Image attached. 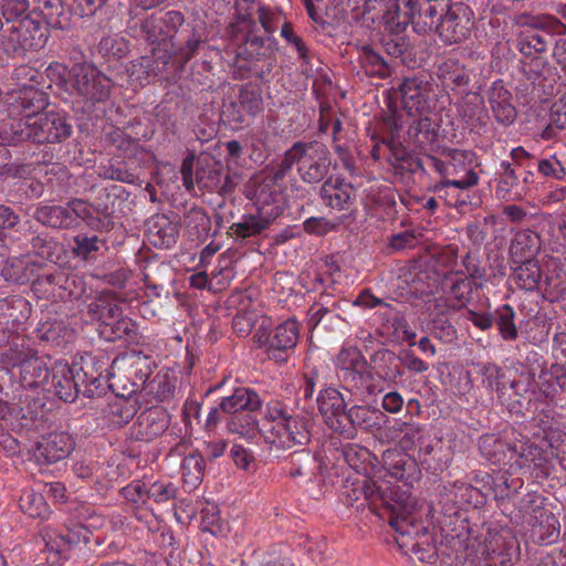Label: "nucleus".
Segmentation results:
<instances>
[{"instance_id": "nucleus-4", "label": "nucleus", "mask_w": 566, "mask_h": 566, "mask_svg": "<svg viewBox=\"0 0 566 566\" xmlns=\"http://www.w3.org/2000/svg\"><path fill=\"white\" fill-rule=\"evenodd\" d=\"M277 163L286 175L295 166L303 182L315 185L325 180L328 175L332 156L328 147L322 142H295Z\"/></svg>"}, {"instance_id": "nucleus-62", "label": "nucleus", "mask_w": 566, "mask_h": 566, "mask_svg": "<svg viewBox=\"0 0 566 566\" xmlns=\"http://www.w3.org/2000/svg\"><path fill=\"white\" fill-rule=\"evenodd\" d=\"M99 176L104 179L116 180L125 184H135L137 181V176L127 169L125 166L111 164L108 166H104L101 168Z\"/></svg>"}, {"instance_id": "nucleus-18", "label": "nucleus", "mask_w": 566, "mask_h": 566, "mask_svg": "<svg viewBox=\"0 0 566 566\" xmlns=\"http://www.w3.org/2000/svg\"><path fill=\"white\" fill-rule=\"evenodd\" d=\"M196 182L200 189L221 196L231 193L238 185L235 176H232L219 163L197 168Z\"/></svg>"}, {"instance_id": "nucleus-38", "label": "nucleus", "mask_w": 566, "mask_h": 566, "mask_svg": "<svg viewBox=\"0 0 566 566\" xmlns=\"http://www.w3.org/2000/svg\"><path fill=\"white\" fill-rule=\"evenodd\" d=\"M72 211L73 227L77 224V220L82 219L95 231H109V219L103 216L102 219L94 217V206L82 199H73L66 205Z\"/></svg>"}, {"instance_id": "nucleus-53", "label": "nucleus", "mask_w": 566, "mask_h": 566, "mask_svg": "<svg viewBox=\"0 0 566 566\" xmlns=\"http://www.w3.org/2000/svg\"><path fill=\"white\" fill-rule=\"evenodd\" d=\"M547 39L535 30L524 32L517 42V49L524 56L544 53L547 50Z\"/></svg>"}, {"instance_id": "nucleus-15", "label": "nucleus", "mask_w": 566, "mask_h": 566, "mask_svg": "<svg viewBox=\"0 0 566 566\" xmlns=\"http://www.w3.org/2000/svg\"><path fill=\"white\" fill-rule=\"evenodd\" d=\"M10 116H22L21 119L38 117L49 102L48 95L34 86H24L10 93L6 99Z\"/></svg>"}, {"instance_id": "nucleus-54", "label": "nucleus", "mask_w": 566, "mask_h": 566, "mask_svg": "<svg viewBox=\"0 0 566 566\" xmlns=\"http://www.w3.org/2000/svg\"><path fill=\"white\" fill-rule=\"evenodd\" d=\"M483 382L492 390H496L499 398L506 395V382L509 374L495 364H486L482 370Z\"/></svg>"}, {"instance_id": "nucleus-59", "label": "nucleus", "mask_w": 566, "mask_h": 566, "mask_svg": "<svg viewBox=\"0 0 566 566\" xmlns=\"http://www.w3.org/2000/svg\"><path fill=\"white\" fill-rule=\"evenodd\" d=\"M340 455L350 468L358 471L368 460L369 451L359 444L347 443L340 449Z\"/></svg>"}, {"instance_id": "nucleus-41", "label": "nucleus", "mask_w": 566, "mask_h": 566, "mask_svg": "<svg viewBox=\"0 0 566 566\" xmlns=\"http://www.w3.org/2000/svg\"><path fill=\"white\" fill-rule=\"evenodd\" d=\"M539 237L531 231H518L511 241L510 254L514 260L534 259V254L539 250Z\"/></svg>"}, {"instance_id": "nucleus-49", "label": "nucleus", "mask_w": 566, "mask_h": 566, "mask_svg": "<svg viewBox=\"0 0 566 566\" xmlns=\"http://www.w3.org/2000/svg\"><path fill=\"white\" fill-rule=\"evenodd\" d=\"M264 38L256 35L253 32H249L245 36V41L238 48V56L248 60H261L266 56L271 49L265 45Z\"/></svg>"}, {"instance_id": "nucleus-39", "label": "nucleus", "mask_w": 566, "mask_h": 566, "mask_svg": "<svg viewBox=\"0 0 566 566\" xmlns=\"http://www.w3.org/2000/svg\"><path fill=\"white\" fill-rule=\"evenodd\" d=\"M438 132L439 125L431 118L423 116L409 124L407 135L410 142L424 148L436 142Z\"/></svg>"}, {"instance_id": "nucleus-50", "label": "nucleus", "mask_w": 566, "mask_h": 566, "mask_svg": "<svg viewBox=\"0 0 566 566\" xmlns=\"http://www.w3.org/2000/svg\"><path fill=\"white\" fill-rule=\"evenodd\" d=\"M386 28L391 33H399L406 29L408 24H411L410 6L408 0L403 3V7L395 3L392 4L384 15Z\"/></svg>"}, {"instance_id": "nucleus-29", "label": "nucleus", "mask_w": 566, "mask_h": 566, "mask_svg": "<svg viewBox=\"0 0 566 566\" xmlns=\"http://www.w3.org/2000/svg\"><path fill=\"white\" fill-rule=\"evenodd\" d=\"M437 75L443 87L454 91L469 86L472 72L458 59L449 57L438 66Z\"/></svg>"}, {"instance_id": "nucleus-26", "label": "nucleus", "mask_w": 566, "mask_h": 566, "mask_svg": "<svg viewBox=\"0 0 566 566\" xmlns=\"http://www.w3.org/2000/svg\"><path fill=\"white\" fill-rule=\"evenodd\" d=\"M168 413L163 408H148L138 415L133 427V434L137 440H153L168 428Z\"/></svg>"}, {"instance_id": "nucleus-31", "label": "nucleus", "mask_w": 566, "mask_h": 566, "mask_svg": "<svg viewBox=\"0 0 566 566\" xmlns=\"http://www.w3.org/2000/svg\"><path fill=\"white\" fill-rule=\"evenodd\" d=\"M149 242L159 248H169L176 242L177 227L165 214H155L146 223Z\"/></svg>"}, {"instance_id": "nucleus-57", "label": "nucleus", "mask_w": 566, "mask_h": 566, "mask_svg": "<svg viewBox=\"0 0 566 566\" xmlns=\"http://www.w3.org/2000/svg\"><path fill=\"white\" fill-rule=\"evenodd\" d=\"M102 335L108 340L133 338L136 335V324L130 318L122 315L108 326L107 333Z\"/></svg>"}, {"instance_id": "nucleus-3", "label": "nucleus", "mask_w": 566, "mask_h": 566, "mask_svg": "<svg viewBox=\"0 0 566 566\" xmlns=\"http://www.w3.org/2000/svg\"><path fill=\"white\" fill-rule=\"evenodd\" d=\"M72 134L71 118L65 113L48 112L38 117L18 119L1 130L2 140L17 145L31 140L36 144L61 143Z\"/></svg>"}, {"instance_id": "nucleus-42", "label": "nucleus", "mask_w": 566, "mask_h": 566, "mask_svg": "<svg viewBox=\"0 0 566 566\" xmlns=\"http://www.w3.org/2000/svg\"><path fill=\"white\" fill-rule=\"evenodd\" d=\"M52 384L55 395L65 402H73L82 391L76 384L71 367L63 366L53 374Z\"/></svg>"}, {"instance_id": "nucleus-36", "label": "nucleus", "mask_w": 566, "mask_h": 566, "mask_svg": "<svg viewBox=\"0 0 566 566\" xmlns=\"http://www.w3.org/2000/svg\"><path fill=\"white\" fill-rule=\"evenodd\" d=\"M512 279L521 287L526 291H533L541 286L542 271L538 262L534 259L514 260Z\"/></svg>"}, {"instance_id": "nucleus-24", "label": "nucleus", "mask_w": 566, "mask_h": 566, "mask_svg": "<svg viewBox=\"0 0 566 566\" xmlns=\"http://www.w3.org/2000/svg\"><path fill=\"white\" fill-rule=\"evenodd\" d=\"M277 218V212L247 213L238 222L230 226L228 234L237 242H243L250 238L262 234Z\"/></svg>"}, {"instance_id": "nucleus-21", "label": "nucleus", "mask_w": 566, "mask_h": 566, "mask_svg": "<svg viewBox=\"0 0 566 566\" xmlns=\"http://www.w3.org/2000/svg\"><path fill=\"white\" fill-rule=\"evenodd\" d=\"M325 206L338 211L350 210L356 200V189L350 182L339 178H328L319 189Z\"/></svg>"}, {"instance_id": "nucleus-16", "label": "nucleus", "mask_w": 566, "mask_h": 566, "mask_svg": "<svg viewBox=\"0 0 566 566\" xmlns=\"http://www.w3.org/2000/svg\"><path fill=\"white\" fill-rule=\"evenodd\" d=\"M449 1L408 0L413 31L419 34L436 32L444 11H447Z\"/></svg>"}, {"instance_id": "nucleus-35", "label": "nucleus", "mask_w": 566, "mask_h": 566, "mask_svg": "<svg viewBox=\"0 0 566 566\" xmlns=\"http://www.w3.org/2000/svg\"><path fill=\"white\" fill-rule=\"evenodd\" d=\"M72 211L67 206H39L33 217L40 223L56 228V229H70L73 228Z\"/></svg>"}, {"instance_id": "nucleus-6", "label": "nucleus", "mask_w": 566, "mask_h": 566, "mask_svg": "<svg viewBox=\"0 0 566 566\" xmlns=\"http://www.w3.org/2000/svg\"><path fill=\"white\" fill-rule=\"evenodd\" d=\"M76 94L92 103L104 102L111 94V80L91 63H75L69 71Z\"/></svg>"}, {"instance_id": "nucleus-55", "label": "nucleus", "mask_w": 566, "mask_h": 566, "mask_svg": "<svg viewBox=\"0 0 566 566\" xmlns=\"http://www.w3.org/2000/svg\"><path fill=\"white\" fill-rule=\"evenodd\" d=\"M530 27L552 35H566V23L555 15L538 14L531 18Z\"/></svg>"}, {"instance_id": "nucleus-30", "label": "nucleus", "mask_w": 566, "mask_h": 566, "mask_svg": "<svg viewBox=\"0 0 566 566\" xmlns=\"http://www.w3.org/2000/svg\"><path fill=\"white\" fill-rule=\"evenodd\" d=\"M30 15L36 17L43 25L57 30L66 29L70 24L69 13L61 0H39V7Z\"/></svg>"}, {"instance_id": "nucleus-13", "label": "nucleus", "mask_w": 566, "mask_h": 566, "mask_svg": "<svg viewBox=\"0 0 566 566\" xmlns=\"http://www.w3.org/2000/svg\"><path fill=\"white\" fill-rule=\"evenodd\" d=\"M74 447L75 442L71 434L64 431H54L42 436L30 452L39 465H50L65 460Z\"/></svg>"}, {"instance_id": "nucleus-34", "label": "nucleus", "mask_w": 566, "mask_h": 566, "mask_svg": "<svg viewBox=\"0 0 566 566\" xmlns=\"http://www.w3.org/2000/svg\"><path fill=\"white\" fill-rule=\"evenodd\" d=\"M502 171L499 175L496 195L506 200L521 199L523 197V181L510 161H502Z\"/></svg>"}, {"instance_id": "nucleus-7", "label": "nucleus", "mask_w": 566, "mask_h": 566, "mask_svg": "<svg viewBox=\"0 0 566 566\" xmlns=\"http://www.w3.org/2000/svg\"><path fill=\"white\" fill-rule=\"evenodd\" d=\"M286 172L282 171L281 165L275 161L269 168L265 175L258 176L253 180L254 205L259 212L282 213L283 202V180Z\"/></svg>"}, {"instance_id": "nucleus-2", "label": "nucleus", "mask_w": 566, "mask_h": 566, "mask_svg": "<svg viewBox=\"0 0 566 566\" xmlns=\"http://www.w3.org/2000/svg\"><path fill=\"white\" fill-rule=\"evenodd\" d=\"M336 367L343 388L353 397L350 401H364L367 395L376 392V386L371 384L374 376L396 382L405 373L400 356L385 347L374 352L369 360L357 347L343 348L337 355Z\"/></svg>"}, {"instance_id": "nucleus-58", "label": "nucleus", "mask_w": 566, "mask_h": 566, "mask_svg": "<svg viewBox=\"0 0 566 566\" xmlns=\"http://www.w3.org/2000/svg\"><path fill=\"white\" fill-rule=\"evenodd\" d=\"M73 241V254L85 260L91 258L92 253L98 251L99 247L104 244L97 235L77 234Z\"/></svg>"}, {"instance_id": "nucleus-8", "label": "nucleus", "mask_w": 566, "mask_h": 566, "mask_svg": "<svg viewBox=\"0 0 566 566\" xmlns=\"http://www.w3.org/2000/svg\"><path fill=\"white\" fill-rule=\"evenodd\" d=\"M382 465L390 476L403 482L406 491H409L408 486H410L415 481H418L420 479L421 472L416 460L412 459L409 454L402 452L401 450L394 449L385 451L382 454ZM367 480L375 482L377 484L386 483L391 489L405 491V489H401L400 486L390 485L389 482L386 481L379 482L368 478H364L361 483L358 486H356L353 490V492H358L359 494H361L365 501L368 503L371 511L373 507L361 491V488L364 486ZM408 493L410 494V492Z\"/></svg>"}, {"instance_id": "nucleus-60", "label": "nucleus", "mask_w": 566, "mask_h": 566, "mask_svg": "<svg viewBox=\"0 0 566 566\" xmlns=\"http://www.w3.org/2000/svg\"><path fill=\"white\" fill-rule=\"evenodd\" d=\"M535 167L546 178L563 180L566 177V168L556 156L538 159Z\"/></svg>"}, {"instance_id": "nucleus-52", "label": "nucleus", "mask_w": 566, "mask_h": 566, "mask_svg": "<svg viewBox=\"0 0 566 566\" xmlns=\"http://www.w3.org/2000/svg\"><path fill=\"white\" fill-rule=\"evenodd\" d=\"M239 103L250 115L254 116L263 109L262 91L258 85L245 84L239 91Z\"/></svg>"}, {"instance_id": "nucleus-64", "label": "nucleus", "mask_w": 566, "mask_h": 566, "mask_svg": "<svg viewBox=\"0 0 566 566\" xmlns=\"http://www.w3.org/2000/svg\"><path fill=\"white\" fill-rule=\"evenodd\" d=\"M29 9V0H3L1 3V12L8 23H17L23 19V14Z\"/></svg>"}, {"instance_id": "nucleus-46", "label": "nucleus", "mask_w": 566, "mask_h": 566, "mask_svg": "<svg viewBox=\"0 0 566 566\" xmlns=\"http://www.w3.org/2000/svg\"><path fill=\"white\" fill-rule=\"evenodd\" d=\"M20 509L32 518L45 520L50 515V509L43 494L33 490H27L22 493Z\"/></svg>"}, {"instance_id": "nucleus-27", "label": "nucleus", "mask_w": 566, "mask_h": 566, "mask_svg": "<svg viewBox=\"0 0 566 566\" xmlns=\"http://www.w3.org/2000/svg\"><path fill=\"white\" fill-rule=\"evenodd\" d=\"M357 74L363 73L370 78L386 80L391 76L392 66L389 61L377 52L371 45L363 44L357 46Z\"/></svg>"}, {"instance_id": "nucleus-45", "label": "nucleus", "mask_w": 566, "mask_h": 566, "mask_svg": "<svg viewBox=\"0 0 566 566\" xmlns=\"http://www.w3.org/2000/svg\"><path fill=\"white\" fill-rule=\"evenodd\" d=\"M469 189H462L446 181H439L432 187V191L449 207L462 208L470 203Z\"/></svg>"}, {"instance_id": "nucleus-9", "label": "nucleus", "mask_w": 566, "mask_h": 566, "mask_svg": "<svg viewBox=\"0 0 566 566\" xmlns=\"http://www.w3.org/2000/svg\"><path fill=\"white\" fill-rule=\"evenodd\" d=\"M473 25L472 12L468 7L462 3H448L434 33L444 44H459L470 36Z\"/></svg>"}, {"instance_id": "nucleus-28", "label": "nucleus", "mask_w": 566, "mask_h": 566, "mask_svg": "<svg viewBox=\"0 0 566 566\" xmlns=\"http://www.w3.org/2000/svg\"><path fill=\"white\" fill-rule=\"evenodd\" d=\"M376 411L360 405H353L342 417V424L337 433L346 439H354L358 429L370 430L376 426L374 420Z\"/></svg>"}, {"instance_id": "nucleus-61", "label": "nucleus", "mask_w": 566, "mask_h": 566, "mask_svg": "<svg viewBox=\"0 0 566 566\" xmlns=\"http://www.w3.org/2000/svg\"><path fill=\"white\" fill-rule=\"evenodd\" d=\"M432 335L443 343H452L457 338V329L444 315H438L431 322Z\"/></svg>"}, {"instance_id": "nucleus-33", "label": "nucleus", "mask_w": 566, "mask_h": 566, "mask_svg": "<svg viewBox=\"0 0 566 566\" xmlns=\"http://www.w3.org/2000/svg\"><path fill=\"white\" fill-rule=\"evenodd\" d=\"M220 408L224 413L233 416L241 411L259 410L261 408V399L255 391L240 387L234 389L231 396L221 399Z\"/></svg>"}, {"instance_id": "nucleus-11", "label": "nucleus", "mask_w": 566, "mask_h": 566, "mask_svg": "<svg viewBox=\"0 0 566 566\" xmlns=\"http://www.w3.org/2000/svg\"><path fill=\"white\" fill-rule=\"evenodd\" d=\"M509 450L517 455L516 464L520 468L545 469L549 459L556 457L566 470V442L554 446L552 441H542L539 444L523 442L520 446H509Z\"/></svg>"}, {"instance_id": "nucleus-32", "label": "nucleus", "mask_w": 566, "mask_h": 566, "mask_svg": "<svg viewBox=\"0 0 566 566\" xmlns=\"http://www.w3.org/2000/svg\"><path fill=\"white\" fill-rule=\"evenodd\" d=\"M506 388V395H502L501 400L512 407L522 405V399H530L534 392L533 377L530 373H518L517 370L509 373Z\"/></svg>"}, {"instance_id": "nucleus-23", "label": "nucleus", "mask_w": 566, "mask_h": 566, "mask_svg": "<svg viewBox=\"0 0 566 566\" xmlns=\"http://www.w3.org/2000/svg\"><path fill=\"white\" fill-rule=\"evenodd\" d=\"M14 365L20 367V382L25 388H35L45 384L50 377L46 363L33 350L20 352Z\"/></svg>"}, {"instance_id": "nucleus-1", "label": "nucleus", "mask_w": 566, "mask_h": 566, "mask_svg": "<svg viewBox=\"0 0 566 566\" xmlns=\"http://www.w3.org/2000/svg\"><path fill=\"white\" fill-rule=\"evenodd\" d=\"M361 491L376 515L387 520L402 537L407 536L411 539L410 543L403 541L401 546H409L411 554L422 563L436 560V546L426 527L418 523L416 501L408 491L395 490L386 483L377 484L368 480Z\"/></svg>"}, {"instance_id": "nucleus-40", "label": "nucleus", "mask_w": 566, "mask_h": 566, "mask_svg": "<svg viewBox=\"0 0 566 566\" xmlns=\"http://www.w3.org/2000/svg\"><path fill=\"white\" fill-rule=\"evenodd\" d=\"M87 314L92 319L102 323L99 333L106 334L108 326L122 316L123 310L109 300L101 297L88 304Z\"/></svg>"}, {"instance_id": "nucleus-10", "label": "nucleus", "mask_w": 566, "mask_h": 566, "mask_svg": "<svg viewBox=\"0 0 566 566\" xmlns=\"http://www.w3.org/2000/svg\"><path fill=\"white\" fill-rule=\"evenodd\" d=\"M108 358L105 355H86L80 361L72 364L71 369L78 388L85 397L93 398L102 395L103 374L107 370Z\"/></svg>"}, {"instance_id": "nucleus-14", "label": "nucleus", "mask_w": 566, "mask_h": 566, "mask_svg": "<svg viewBox=\"0 0 566 566\" xmlns=\"http://www.w3.org/2000/svg\"><path fill=\"white\" fill-rule=\"evenodd\" d=\"M308 422L307 418L290 416L282 424L272 426L265 439L279 449L306 446L311 441Z\"/></svg>"}, {"instance_id": "nucleus-43", "label": "nucleus", "mask_w": 566, "mask_h": 566, "mask_svg": "<svg viewBox=\"0 0 566 566\" xmlns=\"http://www.w3.org/2000/svg\"><path fill=\"white\" fill-rule=\"evenodd\" d=\"M256 411L248 410L230 416L227 422L228 430L248 440L254 439L260 432Z\"/></svg>"}, {"instance_id": "nucleus-19", "label": "nucleus", "mask_w": 566, "mask_h": 566, "mask_svg": "<svg viewBox=\"0 0 566 566\" xmlns=\"http://www.w3.org/2000/svg\"><path fill=\"white\" fill-rule=\"evenodd\" d=\"M316 402L324 423L337 432L343 421L342 417L347 410L343 394L334 387H326L319 391Z\"/></svg>"}, {"instance_id": "nucleus-51", "label": "nucleus", "mask_w": 566, "mask_h": 566, "mask_svg": "<svg viewBox=\"0 0 566 566\" xmlns=\"http://www.w3.org/2000/svg\"><path fill=\"white\" fill-rule=\"evenodd\" d=\"M544 296L556 302L566 293V273L554 264V269L546 274L544 280Z\"/></svg>"}, {"instance_id": "nucleus-12", "label": "nucleus", "mask_w": 566, "mask_h": 566, "mask_svg": "<svg viewBox=\"0 0 566 566\" xmlns=\"http://www.w3.org/2000/svg\"><path fill=\"white\" fill-rule=\"evenodd\" d=\"M403 108L409 115H422L430 108L429 99L433 92L432 76L420 71L406 76L399 85Z\"/></svg>"}, {"instance_id": "nucleus-48", "label": "nucleus", "mask_w": 566, "mask_h": 566, "mask_svg": "<svg viewBox=\"0 0 566 566\" xmlns=\"http://www.w3.org/2000/svg\"><path fill=\"white\" fill-rule=\"evenodd\" d=\"M184 482L191 488H196L200 484L203 470L205 459L199 453H190L182 460L181 464Z\"/></svg>"}, {"instance_id": "nucleus-63", "label": "nucleus", "mask_w": 566, "mask_h": 566, "mask_svg": "<svg viewBox=\"0 0 566 566\" xmlns=\"http://www.w3.org/2000/svg\"><path fill=\"white\" fill-rule=\"evenodd\" d=\"M143 36L150 43L169 40L159 19L151 15L140 23Z\"/></svg>"}, {"instance_id": "nucleus-37", "label": "nucleus", "mask_w": 566, "mask_h": 566, "mask_svg": "<svg viewBox=\"0 0 566 566\" xmlns=\"http://www.w3.org/2000/svg\"><path fill=\"white\" fill-rule=\"evenodd\" d=\"M185 229L192 241H206L211 231V219L208 213L198 207L185 213Z\"/></svg>"}, {"instance_id": "nucleus-44", "label": "nucleus", "mask_w": 566, "mask_h": 566, "mask_svg": "<svg viewBox=\"0 0 566 566\" xmlns=\"http://www.w3.org/2000/svg\"><path fill=\"white\" fill-rule=\"evenodd\" d=\"M177 381L178 378L174 371H159L145 386V391L159 401H166L175 397Z\"/></svg>"}, {"instance_id": "nucleus-22", "label": "nucleus", "mask_w": 566, "mask_h": 566, "mask_svg": "<svg viewBox=\"0 0 566 566\" xmlns=\"http://www.w3.org/2000/svg\"><path fill=\"white\" fill-rule=\"evenodd\" d=\"M486 94L495 120L503 126L512 125L517 117V111L513 104V95L503 81L493 82Z\"/></svg>"}, {"instance_id": "nucleus-56", "label": "nucleus", "mask_w": 566, "mask_h": 566, "mask_svg": "<svg viewBox=\"0 0 566 566\" xmlns=\"http://www.w3.org/2000/svg\"><path fill=\"white\" fill-rule=\"evenodd\" d=\"M385 52L395 59H400L402 63H407V57L410 55V43L405 36L399 33L390 34L381 40Z\"/></svg>"}, {"instance_id": "nucleus-20", "label": "nucleus", "mask_w": 566, "mask_h": 566, "mask_svg": "<svg viewBox=\"0 0 566 566\" xmlns=\"http://www.w3.org/2000/svg\"><path fill=\"white\" fill-rule=\"evenodd\" d=\"M298 337L300 326L295 319H287L277 325L273 335L266 339L269 357L276 361H285L287 359L286 353L296 346Z\"/></svg>"}, {"instance_id": "nucleus-17", "label": "nucleus", "mask_w": 566, "mask_h": 566, "mask_svg": "<svg viewBox=\"0 0 566 566\" xmlns=\"http://www.w3.org/2000/svg\"><path fill=\"white\" fill-rule=\"evenodd\" d=\"M447 169H444V181L462 189H470L479 184V175L467 163L469 154L458 149L448 151Z\"/></svg>"}, {"instance_id": "nucleus-5", "label": "nucleus", "mask_w": 566, "mask_h": 566, "mask_svg": "<svg viewBox=\"0 0 566 566\" xmlns=\"http://www.w3.org/2000/svg\"><path fill=\"white\" fill-rule=\"evenodd\" d=\"M1 36L3 50L13 57H22L28 51L42 49L49 39V31L36 17L27 14L4 29Z\"/></svg>"}, {"instance_id": "nucleus-25", "label": "nucleus", "mask_w": 566, "mask_h": 566, "mask_svg": "<svg viewBox=\"0 0 566 566\" xmlns=\"http://www.w3.org/2000/svg\"><path fill=\"white\" fill-rule=\"evenodd\" d=\"M322 469L323 462L319 454L304 448L291 453L286 464V473L291 479H301L308 482H312Z\"/></svg>"}, {"instance_id": "nucleus-47", "label": "nucleus", "mask_w": 566, "mask_h": 566, "mask_svg": "<svg viewBox=\"0 0 566 566\" xmlns=\"http://www.w3.org/2000/svg\"><path fill=\"white\" fill-rule=\"evenodd\" d=\"M515 312L509 304L502 305L495 310V325L505 342H514L518 337V331L515 325Z\"/></svg>"}]
</instances>
